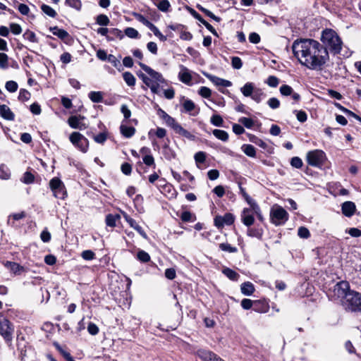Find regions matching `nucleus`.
<instances>
[{
    "label": "nucleus",
    "instance_id": "ddd939ff",
    "mask_svg": "<svg viewBox=\"0 0 361 361\" xmlns=\"http://www.w3.org/2000/svg\"><path fill=\"white\" fill-rule=\"evenodd\" d=\"M197 354L202 361H224L212 351L199 350H197Z\"/></svg>",
    "mask_w": 361,
    "mask_h": 361
},
{
    "label": "nucleus",
    "instance_id": "0e129e2a",
    "mask_svg": "<svg viewBox=\"0 0 361 361\" xmlns=\"http://www.w3.org/2000/svg\"><path fill=\"white\" fill-rule=\"evenodd\" d=\"M8 57L4 53H0V68L5 69L8 67Z\"/></svg>",
    "mask_w": 361,
    "mask_h": 361
},
{
    "label": "nucleus",
    "instance_id": "412c9836",
    "mask_svg": "<svg viewBox=\"0 0 361 361\" xmlns=\"http://www.w3.org/2000/svg\"><path fill=\"white\" fill-rule=\"evenodd\" d=\"M0 116L6 120L13 121L15 116L6 104H0Z\"/></svg>",
    "mask_w": 361,
    "mask_h": 361
},
{
    "label": "nucleus",
    "instance_id": "58836bf2",
    "mask_svg": "<svg viewBox=\"0 0 361 361\" xmlns=\"http://www.w3.org/2000/svg\"><path fill=\"white\" fill-rule=\"evenodd\" d=\"M219 247V249L221 250L222 251L228 253H235L238 252V248L236 247H233L227 243H220Z\"/></svg>",
    "mask_w": 361,
    "mask_h": 361
},
{
    "label": "nucleus",
    "instance_id": "dca6fc26",
    "mask_svg": "<svg viewBox=\"0 0 361 361\" xmlns=\"http://www.w3.org/2000/svg\"><path fill=\"white\" fill-rule=\"evenodd\" d=\"M204 75L215 85L216 86H221L225 87H228L232 85V83L231 81L219 78L217 76L209 74V73H204Z\"/></svg>",
    "mask_w": 361,
    "mask_h": 361
},
{
    "label": "nucleus",
    "instance_id": "0eeeda50",
    "mask_svg": "<svg viewBox=\"0 0 361 361\" xmlns=\"http://www.w3.org/2000/svg\"><path fill=\"white\" fill-rule=\"evenodd\" d=\"M352 291L350 289V285L348 282L345 281H341L338 282L333 288V295L331 296L335 299H340L341 301L345 300L348 294Z\"/></svg>",
    "mask_w": 361,
    "mask_h": 361
},
{
    "label": "nucleus",
    "instance_id": "2eb2a0df",
    "mask_svg": "<svg viewBox=\"0 0 361 361\" xmlns=\"http://www.w3.org/2000/svg\"><path fill=\"white\" fill-rule=\"evenodd\" d=\"M252 209L244 208L241 213V221L246 226H250L254 224L255 218L253 214L251 213Z\"/></svg>",
    "mask_w": 361,
    "mask_h": 361
},
{
    "label": "nucleus",
    "instance_id": "338daca9",
    "mask_svg": "<svg viewBox=\"0 0 361 361\" xmlns=\"http://www.w3.org/2000/svg\"><path fill=\"white\" fill-rule=\"evenodd\" d=\"M267 104L272 109H276L280 106V101L276 97H271L267 101Z\"/></svg>",
    "mask_w": 361,
    "mask_h": 361
},
{
    "label": "nucleus",
    "instance_id": "1a4fd4ad",
    "mask_svg": "<svg viewBox=\"0 0 361 361\" xmlns=\"http://www.w3.org/2000/svg\"><path fill=\"white\" fill-rule=\"evenodd\" d=\"M71 142L82 152L85 153L89 147L88 140L78 132H73L69 137Z\"/></svg>",
    "mask_w": 361,
    "mask_h": 361
},
{
    "label": "nucleus",
    "instance_id": "39448f33",
    "mask_svg": "<svg viewBox=\"0 0 361 361\" xmlns=\"http://www.w3.org/2000/svg\"><path fill=\"white\" fill-rule=\"evenodd\" d=\"M289 218L288 212L281 206L274 205L270 211V219L272 224L276 226L283 225Z\"/></svg>",
    "mask_w": 361,
    "mask_h": 361
},
{
    "label": "nucleus",
    "instance_id": "9d476101",
    "mask_svg": "<svg viewBox=\"0 0 361 361\" xmlns=\"http://www.w3.org/2000/svg\"><path fill=\"white\" fill-rule=\"evenodd\" d=\"M49 187L55 197L63 200L66 197V190L63 183L59 178H53L49 181Z\"/></svg>",
    "mask_w": 361,
    "mask_h": 361
},
{
    "label": "nucleus",
    "instance_id": "79ce46f5",
    "mask_svg": "<svg viewBox=\"0 0 361 361\" xmlns=\"http://www.w3.org/2000/svg\"><path fill=\"white\" fill-rule=\"evenodd\" d=\"M137 259L142 263H147L150 261L151 258L147 252L144 250H139L137 253Z\"/></svg>",
    "mask_w": 361,
    "mask_h": 361
},
{
    "label": "nucleus",
    "instance_id": "5fc2aeb1",
    "mask_svg": "<svg viewBox=\"0 0 361 361\" xmlns=\"http://www.w3.org/2000/svg\"><path fill=\"white\" fill-rule=\"evenodd\" d=\"M5 87L7 91L10 92H15L17 91L18 85L16 82L13 80H9L6 82Z\"/></svg>",
    "mask_w": 361,
    "mask_h": 361
},
{
    "label": "nucleus",
    "instance_id": "3c124183",
    "mask_svg": "<svg viewBox=\"0 0 361 361\" xmlns=\"http://www.w3.org/2000/svg\"><path fill=\"white\" fill-rule=\"evenodd\" d=\"M124 32L126 35L131 39H136L139 36V32L133 27H127Z\"/></svg>",
    "mask_w": 361,
    "mask_h": 361
},
{
    "label": "nucleus",
    "instance_id": "5701e85b",
    "mask_svg": "<svg viewBox=\"0 0 361 361\" xmlns=\"http://www.w3.org/2000/svg\"><path fill=\"white\" fill-rule=\"evenodd\" d=\"M240 290L244 295L249 296L252 295L255 289L254 285L251 282L247 281L241 284Z\"/></svg>",
    "mask_w": 361,
    "mask_h": 361
},
{
    "label": "nucleus",
    "instance_id": "393cba45",
    "mask_svg": "<svg viewBox=\"0 0 361 361\" xmlns=\"http://www.w3.org/2000/svg\"><path fill=\"white\" fill-rule=\"evenodd\" d=\"M175 133L189 140L195 139V135L193 133L183 128L180 125L176 129Z\"/></svg>",
    "mask_w": 361,
    "mask_h": 361
},
{
    "label": "nucleus",
    "instance_id": "4d7b16f0",
    "mask_svg": "<svg viewBox=\"0 0 361 361\" xmlns=\"http://www.w3.org/2000/svg\"><path fill=\"white\" fill-rule=\"evenodd\" d=\"M280 93L283 96H289L291 94H293V89L288 85H283L280 87Z\"/></svg>",
    "mask_w": 361,
    "mask_h": 361
},
{
    "label": "nucleus",
    "instance_id": "bf43d9fd",
    "mask_svg": "<svg viewBox=\"0 0 361 361\" xmlns=\"http://www.w3.org/2000/svg\"><path fill=\"white\" fill-rule=\"evenodd\" d=\"M266 83L271 87H276L278 86L279 83V80L278 78L274 75H270L267 79Z\"/></svg>",
    "mask_w": 361,
    "mask_h": 361
},
{
    "label": "nucleus",
    "instance_id": "4468645a",
    "mask_svg": "<svg viewBox=\"0 0 361 361\" xmlns=\"http://www.w3.org/2000/svg\"><path fill=\"white\" fill-rule=\"evenodd\" d=\"M123 216L125 220L129 224L130 227L133 228L135 231H137L142 238H144L145 239L147 238V233H145L144 229L140 226L138 225L135 220H134L125 212H123Z\"/></svg>",
    "mask_w": 361,
    "mask_h": 361
},
{
    "label": "nucleus",
    "instance_id": "c756f323",
    "mask_svg": "<svg viewBox=\"0 0 361 361\" xmlns=\"http://www.w3.org/2000/svg\"><path fill=\"white\" fill-rule=\"evenodd\" d=\"M180 218L184 222H194L196 220L195 215L189 211L183 212Z\"/></svg>",
    "mask_w": 361,
    "mask_h": 361
},
{
    "label": "nucleus",
    "instance_id": "052dcab7",
    "mask_svg": "<svg viewBox=\"0 0 361 361\" xmlns=\"http://www.w3.org/2000/svg\"><path fill=\"white\" fill-rule=\"evenodd\" d=\"M30 98V93L25 90V89H21L19 92V95H18V99L20 101H22V102H25V101H27L29 100Z\"/></svg>",
    "mask_w": 361,
    "mask_h": 361
},
{
    "label": "nucleus",
    "instance_id": "9b49d317",
    "mask_svg": "<svg viewBox=\"0 0 361 361\" xmlns=\"http://www.w3.org/2000/svg\"><path fill=\"white\" fill-rule=\"evenodd\" d=\"M138 64L140 66V68L150 76V79L152 80L153 82L164 83L166 82L161 73L154 71V69H152V68L142 62H139Z\"/></svg>",
    "mask_w": 361,
    "mask_h": 361
},
{
    "label": "nucleus",
    "instance_id": "7c9ffc66",
    "mask_svg": "<svg viewBox=\"0 0 361 361\" xmlns=\"http://www.w3.org/2000/svg\"><path fill=\"white\" fill-rule=\"evenodd\" d=\"M213 135L219 140L226 142L228 140V134L226 131L219 129H214Z\"/></svg>",
    "mask_w": 361,
    "mask_h": 361
},
{
    "label": "nucleus",
    "instance_id": "ea45409f",
    "mask_svg": "<svg viewBox=\"0 0 361 361\" xmlns=\"http://www.w3.org/2000/svg\"><path fill=\"white\" fill-rule=\"evenodd\" d=\"M238 187L240 190V193L247 202L249 205H251L255 201L250 197V195L246 192L245 189L242 186L240 183H238Z\"/></svg>",
    "mask_w": 361,
    "mask_h": 361
},
{
    "label": "nucleus",
    "instance_id": "a19ab883",
    "mask_svg": "<svg viewBox=\"0 0 361 361\" xmlns=\"http://www.w3.org/2000/svg\"><path fill=\"white\" fill-rule=\"evenodd\" d=\"M42 11L48 16L55 18L57 16V13L51 6L47 4H42L41 6Z\"/></svg>",
    "mask_w": 361,
    "mask_h": 361
},
{
    "label": "nucleus",
    "instance_id": "f3484780",
    "mask_svg": "<svg viewBox=\"0 0 361 361\" xmlns=\"http://www.w3.org/2000/svg\"><path fill=\"white\" fill-rule=\"evenodd\" d=\"M341 210L344 216L351 217L355 214L356 206L354 202L347 201L343 203Z\"/></svg>",
    "mask_w": 361,
    "mask_h": 361
},
{
    "label": "nucleus",
    "instance_id": "2f4dec72",
    "mask_svg": "<svg viewBox=\"0 0 361 361\" xmlns=\"http://www.w3.org/2000/svg\"><path fill=\"white\" fill-rule=\"evenodd\" d=\"M24 39L27 40L32 43H38L39 39L35 33L30 30H27L23 35Z\"/></svg>",
    "mask_w": 361,
    "mask_h": 361
},
{
    "label": "nucleus",
    "instance_id": "774afa93",
    "mask_svg": "<svg viewBox=\"0 0 361 361\" xmlns=\"http://www.w3.org/2000/svg\"><path fill=\"white\" fill-rule=\"evenodd\" d=\"M290 164L294 168L300 169L302 166L303 163L300 157H294L290 160Z\"/></svg>",
    "mask_w": 361,
    "mask_h": 361
},
{
    "label": "nucleus",
    "instance_id": "69168bd1",
    "mask_svg": "<svg viewBox=\"0 0 361 361\" xmlns=\"http://www.w3.org/2000/svg\"><path fill=\"white\" fill-rule=\"evenodd\" d=\"M194 158L197 164L204 163L206 159V154L204 152H198L195 154Z\"/></svg>",
    "mask_w": 361,
    "mask_h": 361
},
{
    "label": "nucleus",
    "instance_id": "6e6d98bb",
    "mask_svg": "<svg viewBox=\"0 0 361 361\" xmlns=\"http://www.w3.org/2000/svg\"><path fill=\"white\" fill-rule=\"evenodd\" d=\"M198 94L204 98L208 99L212 95V90L207 87H201L198 90Z\"/></svg>",
    "mask_w": 361,
    "mask_h": 361
},
{
    "label": "nucleus",
    "instance_id": "a211bd4d",
    "mask_svg": "<svg viewBox=\"0 0 361 361\" xmlns=\"http://www.w3.org/2000/svg\"><path fill=\"white\" fill-rule=\"evenodd\" d=\"M180 71L178 73L179 80L187 85H189L192 80V75L189 71V70L184 66L181 65Z\"/></svg>",
    "mask_w": 361,
    "mask_h": 361
},
{
    "label": "nucleus",
    "instance_id": "de8ad7c7",
    "mask_svg": "<svg viewBox=\"0 0 361 361\" xmlns=\"http://www.w3.org/2000/svg\"><path fill=\"white\" fill-rule=\"evenodd\" d=\"M239 123L243 124L247 128H252L254 126V121L252 118L247 117H241L238 120Z\"/></svg>",
    "mask_w": 361,
    "mask_h": 361
},
{
    "label": "nucleus",
    "instance_id": "20e7f679",
    "mask_svg": "<svg viewBox=\"0 0 361 361\" xmlns=\"http://www.w3.org/2000/svg\"><path fill=\"white\" fill-rule=\"evenodd\" d=\"M342 305L348 312L361 313V293L355 290L350 291L346 299L342 300Z\"/></svg>",
    "mask_w": 361,
    "mask_h": 361
},
{
    "label": "nucleus",
    "instance_id": "e433bc0d",
    "mask_svg": "<svg viewBox=\"0 0 361 361\" xmlns=\"http://www.w3.org/2000/svg\"><path fill=\"white\" fill-rule=\"evenodd\" d=\"M158 9L162 12L169 11L171 4L168 0H160L158 3H154Z\"/></svg>",
    "mask_w": 361,
    "mask_h": 361
},
{
    "label": "nucleus",
    "instance_id": "473e14b6",
    "mask_svg": "<svg viewBox=\"0 0 361 361\" xmlns=\"http://www.w3.org/2000/svg\"><path fill=\"white\" fill-rule=\"evenodd\" d=\"M90 99L94 103L102 102L103 100V94L102 92L92 91L88 94Z\"/></svg>",
    "mask_w": 361,
    "mask_h": 361
},
{
    "label": "nucleus",
    "instance_id": "8fccbe9b",
    "mask_svg": "<svg viewBox=\"0 0 361 361\" xmlns=\"http://www.w3.org/2000/svg\"><path fill=\"white\" fill-rule=\"evenodd\" d=\"M109 23V18L104 14H100L97 17V23L99 25L106 26Z\"/></svg>",
    "mask_w": 361,
    "mask_h": 361
},
{
    "label": "nucleus",
    "instance_id": "c03bdc74",
    "mask_svg": "<svg viewBox=\"0 0 361 361\" xmlns=\"http://www.w3.org/2000/svg\"><path fill=\"white\" fill-rule=\"evenodd\" d=\"M107 61L109 63H111L119 71L121 70L122 66L121 64V61L115 56H114L112 54H109Z\"/></svg>",
    "mask_w": 361,
    "mask_h": 361
},
{
    "label": "nucleus",
    "instance_id": "09e8293b",
    "mask_svg": "<svg viewBox=\"0 0 361 361\" xmlns=\"http://www.w3.org/2000/svg\"><path fill=\"white\" fill-rule=\"evenodd\" d=\"M164 121H165L166 124L168 126L171 127L174 131L180 126V124L173 117H171V116H169L165 119Z\"/></svg>",
    "mask_w": 361,
    "mask_h": 361
},
{
    "label": "nucleus",
    "instance_id": "680f3d73",
    "mask_svg": "<svg viewBox=\"0 0 361 361\" xmlns=\"http://www.w3.org/2000/svg\"><path fill=\"white\" fill-rule=\"evenodd\" d=\"M231 65L235 69H240L243 66L241 59L238 56H233L231 58Z\"/></svg>",
    "mask_w": 361,
    "mask_h": 361
},
{
    "label": "nucleus",
    "instance_id": "6ab92c4d",
    "mask_svg": "<svg viewBox=\"0 0 361 361\" xmlns=\"http://www.w3.org/2000/svg\"><path fill=\"white\" fill-rule=\"evenodd\" d=\"M102 126L104 127V130H102V132H101L98 135H92V138L97 143L102 145L106 142V140L108 138V131L104 126L103 123L100 122L99 123V128H102Z\"/></svg>",
    "mask_w": 361,
    "mask_h": 361
},
{
    "label": "nucleus",
    "instance_id": "bb28decb",
    "mask_svg": "<svg viewBox=\"0 0 361 361\" xmlns=\"http://www.w3.org/2000/svg\"><path fill=\"white\" fill-rule=\"evenodd\" d=\"M121 219V216L119 214H109L106 216L105 221L106 224L110 227H115L116 225V221Z\"/></svg>",
    "mask_w": 361,
    "mask_h": 361
},
{
    "label": "nucleus",
    "instance_id": "f03ea898",
    "mask_svg": "<svg viewBox=\"0 0 361 361\" xmlns=\"http://www.w3.org/2000/svg\"><path fill=\"white\" fill-rule=\"evenodd\" d=\"M321 41L324 48L328 52L336 55L341 52L343 42L338 35L332 29H325L322 31Z\"/></svg>",
    "mask_w": 361,
    "mask_h": 361
},
{
    "label": "nucleus",
    "instance_id": "6e6552de",
    "mask_svg": "<svg viewBox=\"0 0 361 361\" xmlns=\"http://www.w3.org/2000/svg\"><path fill=\"white\" fill-rule=\"evenodd\" d=\"M13 328L9 322L3 314H0V334L3 336L7 343L12 341Z\"/></svg>",
    "mask_w": 361,
    "mask_h": 361
},
{
    "label": "nucleus",
    "instance_id": "a18cd8bd",
    "mask_svg": "<svg viewBox=\"0 0 361 361\" xmlns=\"http://www.w3.org/2000/svg\"><path fill=\"white\" fill-rule=\"evenodd\" d=\"M197 8L202 12H203L206 16L214 20L215 21L219 22L221 20V18L219 17L216 16L212 12L202 7V6L197 5Z\"/></svg>",
    "mask_w": 361,
    "mask_h": 361
},
{
    "label": "nucleus",
    "instance_id": "72a5a7b5",
    "mask_svg": "<svg viewBox=\"0 0 361 361\" xmlns=\"http://www.w3.org/2000/svg\"><path fill=\"white\" fill-rule=\"evenodd\" d=\"M123 78L124 81L128 86L133 87L135 85L136 79L131 73L128 71L123 73Z\"/></svg>",
    "mask_w": 361,
    "mask_h": 361
},
{
    "label": "nucleus",
    "instance_id": "c9c22d12",
    "mask_svg": "<svg viewBox=\"0 0 361 361\" xmlns=\"http://www.w3.org/2000/svg\"><path fill=\"white\" fill-rule=\"evenodd\" d=\"M11 172L8 167L4 164L0 165V178L3 180H8L10 178Z\"/></svg>",
    "mask_w": 361,
    "mask_h": 361
},
{
    "label": "nucleus",
    "instance_id": "e2e57ef3",
    "mask_svg": "<svg viewBox=\"0 0 361 361\" xmlns=\"http://www.w3.org/2000/svg\"><path fill=\"white\" fill-rule=\"evenodd\" d=\"M294 113L295 114L296 118L298 121H300L301 123H304L307 121V114L305 113V111H302V110H300V111L295 110Z\"/></svg>",
    "mask_w": 361,
    "mask_h": 361
},
{
    "label": "nucleus",
    "instance_id": "f704fd0d",
    "mask_svg": "<svg viewBox=\"0 0 361 361\" xmlns=\"http://www.w3.org/2000/svg\"><path fill=\"white\" fill-rule=\"evenodd\" d=\"M121 132L122 135L126 137H131L135 133V129L130 126H121Z\"/></svg>",
    "mask_w": 361,
    "mask_h": 361
},
{
    "label": "nucleus",
    "instance_id": "13d9d810",
    "mask_svg": "<svg viewBox=\"0 0 361 361\" xmlns=\"http://www.w3.org/2000/svg\"><path fill=\"white\" fill-rule=\"evenodd\" d=\"M222 217L225 225L230 226L233 224L235 221V216L231 213H226L224 216H222Z\"/></svg>",
    "mask_w": 361,
    "mask_h": 361
},
{
    "label": "nucleus",
    "instance_id": "7ed1b4c3",
    "mask_svg": "<svg viewBox=\"0 0 361 361\" xmlns=\"http://www.w3.org/2000/svg\"><path fill=\"white\" fill-rule=\"evenodd\" d=\"M240 92L245 97H250L256 103H260L265 97L266 94L262 88L256 87L252 82H246L240 87Z\"/></svg>",
    "mask_w": 361,
    "mask_h": 361
},
{
    "label": "nucleus",
    "instance_id": "603ef678",
    "mask_svg": "<svg viewBox=\"0 0 361 361\" xmlns=\"http://www.w3.org/2000/svg\"><path fill=\"white\" fill-rule=\"evenodd\" d=\"M252 210L253 211V212L256 214L257 219L262 221H263V216H262V214L261 213V209H260V207H259V205L257 204L256 202H255L254 203H252L251 205H250Z\"/></svg>",
    "mask_w": 361,
    "mask_h": 361
},
{
    "label": "nucleus",
    "instance_id": "f8f14e48",
    "mask_svg": "<svg viewBox=\"0 0 361 361\" xmlns=\"http://www.w3.org/2000/svg\"><path fill=\"white\" fill-rule=\"evenodd\" d=\"M84 119L85 117L81 115L71 116L68 119V123L72 128L82 130L87 127V125L82 122Z\"/></svg>",
    "mask_w": 361,
    "mask_h": 361
},
{
    "label": "nucleus",
    "instance_id": "f257e3e1",
    "mask_svg": "<svg viewBox=\"0 0 361 361\" xmlns=\"http://www.w3.org/2000/svg\"><path fill=\"white\" fill-rule=\"evenodd\" d=\"M292 50L300 63L310 70L322 69L329 59V54L323 45L313 39H295Z\"/></svg>",
    "mask_w": 361,
    "mask_h": 361
},
{
    "label": "nucleus",
    "instance_id": "cd10ccee",
    "mask_svg": "<svg viewBox=\"0 0 361 361\" xmlns=\"http://www.w3.org/2000/svg\"><path fill=\"white\" fill-rule=\"evenodd\" d=\"M123 37V35L121 30L117 28L109 29V35H106V39L109 41H112L115 38L122 39Z\"/></svg>",
    "mask_w": 361,
    "mask_h": 361
},
{
    "label": "nucleus",
    "instance_id": "423d86ee",
    "mask_svg": "<svg viewBox=\"0 0 361 361\" xmlns=\"http://www.w3.org/2000/svg\"><path fill=\"white\" fill-rule=\"evenodd\" d=\"M326 159V154L321 149L312 150L307 154V163L312 166L321 168Z\"/></svg>",
    "mask_w": 361,
    "mask_h": 361
},
{
    "label": "nucleus",
    "instance_id": "37998d69",
    "mask_svg": "<svg viewBox=\"0 0 361 361\" xmlns=\"http://www.w3.org/2000/svg\"><path fill=\"white\" fill-rule=\"evenodd\" d=\"M248 137H249V140L250 142H252L255 143V145L262 147L263 149L266 148L267 144L262 140H261L260 138H259L257 136H255L254 135H252V134H248Z\"/></svg>",
    "mask_w": 361,
    "mask_h": 361
},
{
    "label": "nucleus",
    "instance_id": "c85d7f7f",
    "mask_svg": "<svg viewBox=\"0 0 361 361\" xmlns=\"http://www.w3.org/2000/svg\"><path fill=\"white\" fill-rule=\"evenodd\" d=\"M243 152L250 157H256V149L252 145L245 144L241 147Z\"/></svg>",
    "mask_w": 361,
    "mask_h": 361
},
{
    "label": "nucleus",
    "instance_id": "aec40b11",
    "mask_svg": "<svg viewBox=\"0 0 361 361\" xmlns=\"http://www.w3.org/2000/svg\"><path fill=\"white\" fill-rule=\"evenodd\" d=\"M182 106L183 108V110L182 111L188 113L191 116H196L198 114V111L193 112L196 108V106L191 99H184Z\"/></svg>",
    "mask_w": 361,
    "mask_h": 361
},
{
    "label": "nucleus",
    "instance_id": "864d4df0",
    "mask_svg": "<svg viewBox=\"0 0 361 361\" xmlns=\"http://www.w3.org/2000/svg\"><path fill=\"white\" fill-rule=\"evenodd\" d=\"M35 176L29 171H26L21 179V181L25 184H30L34 182Z\"/></svg>",
    "mask_w": 361,
    "mask_h": 361
},
{
    "label": "nucleus",
    "instance_id": "49530a36",
    "mask_svg": "<svg viewBox=\"0 0 361 361\" xmlns=\"http://www.w3.org/2000/svg\"><path fill=\"white\" fill-rule=\"evenodd\" d=\"M210 122L215 126L221 127L223 126L224 120L220 115L214 114L211 117Z\"/></svg>",
    "mask_w": 361,
    "mask_h": 361
},
{
    "label": "nucleus",
    "instance_id": "a878e982",
    "mask_svg": "<svg viewBox=\"0 0 361 361\" xmlns=\"http://www.w3.org/2000/svg\"><path fill=\"white\" fill-rule=\"evenodd\" d=\"M222 273L230 280L233 281H237L240 277L239 274L228 267L223 269Z\"/></svg>",
    "mask_w": 361,
    "mask_h": 361
},
{
    "label": "nucleus",
    "instance_id": "4be33fe9",
    "mask_svg": "<svg viewBox=\"0 0 361 361\" xmlns=\"http://www.w3.org/2000/svg\"><path fill=\"white\" fill-rule=\"evenodd\" d=\"M269 306L264 302L261 300L254 301L253 310L259 313H266L269 311Z\"/></svg>",
    "mask_w": 361,
    "mask_h": 361
},
{
    "label": "nucleus",
    "instance_id": "4c0bfd02",
    "mask_svg": "<svg viewBox=\"0 0 361 361\" xmlns=\"http://www.w3.org/2000/svg\"><path fill=\"white\" fill-rule=\"evenodd\" d=\"M65 4L78 11H80L82 8V2L80 0H66Z\"/></svg>",
    "mask_w": 361,
    "mask_h": 361
},
{
    "label": "nucleus",
    "instance_id": "b1692460",
    "mask_svg": "<svg viewBox=\"0 0 361 361\" xmlns=\"http://www.w3.org/2000/svg\"><path fill=\"white\" fill-rule=\"evenodd\" d=\"M50 31L53 35L57 36L61 39H66L69 37V34L67 31L63 29L59 28L57 26L51 27Z\"/></svg>",
    "mask_w": 361,
    "mask_h": 361
}]
</instances>
